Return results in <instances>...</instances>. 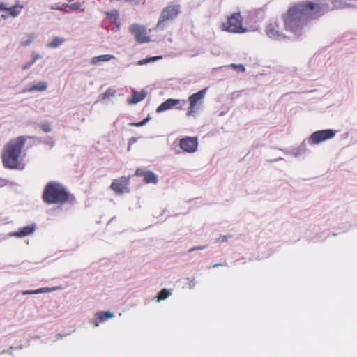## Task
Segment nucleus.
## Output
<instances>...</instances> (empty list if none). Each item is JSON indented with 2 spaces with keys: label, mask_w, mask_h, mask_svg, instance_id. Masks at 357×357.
Returning <instances> with one entry per match:
<instances>
[{
  "label": "nucleus",
  "mask_w": 357,
  "mask_h": 357,
  "mask_svg": "<svg viewBox=\"0 0 357 357\" xmlns=\"http://www.w3.org/2000/svg\"><path fill=\"white\" fill-rule=\"evenodd\" d=\"M206 248V246H197V247H194L191 249L189 250V252H193L195 250H203V249H205Z\"/></svg>",
  "instance_id": "72a5a7b5"
},
{
  "label": "nucleus",
  "mask_w": 357,
  "mask_h": 357,
  "mask_svg": "<svg viewBox=\"0 0 357 357\" xmlns=\"http://www.w3.org/2000/svg\"><path fill=\"white\" fill-rule=\"evenodd\" d=\"M130 31L138 43H143L150 41L149 37L146 36V29L144 26L134 24L130 26Z\"/></svg>",
  "instance_id": "6e6552de"
},
{
  "label": "nucleus",
  "mask_w": 357,
  "mask_h": 357,
  "mask_svg": "<svg viewBox=\"0 0 357 357\" xmlns=\"http://www.w3.org/2000/svg\"><path fill=\"white\" fill-rule=\"evenodd\" d=\"M179 146L186 153H192L196 151L198 146L197 137H185L180 139Z\"/></svg>",
  "instance_id": "1a4fd4ad"
},
{
  "label": "nucleus",
  "mask_w": 357,
  "mask_h": 357,
  "mask_svg": "<svg viewBox=\"0 0 357 357\" xmlns=\"http://www.w3.org/2000/svg\"><path fill=\"white\" fill-rule=\"evenodd\" d=\"M266 33L271 38L279 40L283 38V35L272 24L267 26Z\"/></svg>",
  "instance_id": "2eb2a0df"
},
{
  "label": "nucleus",
  "mask_w": 357,
  "mask_h": 357,
  "mask_svg": "<svg viewBox=\"0 0 357 357\" xmlns=\"http://www.w3.org/2000/svg\"><path fill=\"white\" fill-rule=\"evenodd\" d=\"M146 94L144 90H142L141 91L132 90V96L127 99V102L129 105L137 104L146 98Z\"/></svg>",
  "instance_id": "ddd939ff"
},
{
  "label": "nucleus",
  "mask_w": 357,
  "mask_h": 357,
  "mask_svg": "<svg viewBox=\"0 0 357 357\" xmlns=\"http://www.w3.org/2000/svg\"><path fill=\"white\" fill-rule=\"evenodd\" d=\"M59 289H60V287H54L52 288L43 287V288H40V289H38L36 290L25 291L23 292V294H24V295H26V294H40V293H46V292L53 291H56Z\"/></svg>",
  "instance_id": "f3484780"
},
{
  "label": "nucleus",
  "mask_w": 357,
  "mask_h": 357,
  "mask_svg": "<svg viewBox=\"0 0 357 357\" xmlns=\"http://www.w3.org/2000/svg\"><path fill=\"white\" fill-rule=\"evenodd\" d=\"M222 30L231 33H244L245 29L242 26V17L240 13H234L222 24Z\"/></svg>",
  "instance_id": "39448f33"
},
{
  "label": "nucleus",
  "mask_w": 357,
  "mask_h": 357,
  "mask_svg": "<svg viewBox=\"0 0 357 357\" xmlns=\"http://www.w3.org/2000/svg\"><path fill=\"white\" fill-rule=\"evenodd\" d=\"M130 176H122L119 178L113 180L109 188L116 195L128 193L130 192Z\"/></svg>",
  "instance_id": "423d86ee"
},
{
  "label": "nucleus",
  "mask_w": 357,
  "mask_h": 357,
  "mask_svg": "<svg viewBox=\"0 0 357 357\" xmlns=\"http://www.w3.org/2000/svg\"><path fill=\"white\" fill-rule=\"evenodd\" d=\"M46 89H47V83L40 82H38V83L33 85L29 89L25 90L24 91H45Z\"/></svg>",
  "instance_id": "aec40b11"
},
{
  "label": "nucleus",
  "mask_w": 357,
  "mask_h": 357,
  "mask_svg": "<svg viewBox=\"0 0 357 357\" xmlns=\"http://www.w3.org/2000/svg\"><path fill=\"white\" fill-rule=\"evenodd\" d=\"M229 67H232V68H234V67H244V66L243 64H235V63H232L229 66Z\"/></svg>",
  "instance_id": "c9c22d12"
},
{
  "label": "nucleus",
  "mask_w": 357,
  "mask_h": 357,
  "mask_svg": "<svg viewBox=\"0 0 357 357\" xmlns=\"http://www.w3.org/2000/svg\"><path fill=\"white\" fill-rule=\"evenodd\" d=\"M179 11L180 7L178 5H171L165 8L161 12L155 29L160 31L165 29L169 24L170 22L176 18Z\"/></svg>",
  "instance_id": "20e7f679"
},
{
  "label": "nucleus",
  "mask_w": 357,
  "mask_h": 357,
  "mask_svg": "<svg viewBox=\"0 0 357 357\" xmlns=\"http://www.w3.org/2000/svg\"><path fill=\"white\" fill-rule=\"evenodd\" d=\"M1 17H3V18L6 19L7 17H6V15H1Z\"/></svg>",
  "instance_id": "a19ab883"
},
{
  "label": "nucleus",
  "mask_w": 357,
  "mask_h": 357,
  "mask_svg": "<svg viewBox=\"0 0 357 357\" xmlns=\"http://www.w3.org/2000/svg\"><path fill=\"white\" fill-rule=\"evenodd\" d=\"M40 128L44 132H50L52 130V127L49 123H41Z\"/></svg>",
  "instance_id": "cd10ccee"
},
{
  "label": "nucleus",
  "mask_w": 357,
  "mask_h": 357,
  "mask_svg": "<svg viewBox=\"0 0 357 357\" xmlns=\"http://www.w3.org/2000/svg\"><path fill=\"white\" fill-rule=\"evenodd\" d=\"M207 89L208 88H205L189 96L188 100L190 102V107L187 112V115L188 116H192L194 114L196 109L199 107V104L201 103L204 99Z\"/></svg>",
  "instance_id": "0eeeda50"
},
{
  "label": "nucleus",
  "mask_w": 357,
  "mask_h": 357,
  "mask_svg": "<svg viewBox=\"0 0 357 357\" xmlns=\"http://www.w3.org/2000/svg\"><path fill=\"white\" fill-rule=\"evenodd\" d=\"M149 119H150V117L147 116L142 121L137 122V123H132L130 125L135 126V127H140V126L145 125L149 121Z\"/></svg>",
  "instance_id": "c85d7f7f"
},
{
  "label": "nucleus",
  "mask_w": 357,
  "mask_h": 357,
  "mask_svg": "<svg viewBox=\"0 0 357 357\" xmlns=\"http://www.w3.org/2000/svg\"><path fill=\"white\" fill-rule=\"evenodd\" d=\"M35 225H29L22 228H20L18 231H15L12 234L13 236H15L17 238H22L30 234H32L35 231Z\"/></svg>",
  "instance_id": "4468645a"
},
{
  "label": "nucleus",
  "mask_w": 357,
  "mask_h": 357,
  "mask_svg": "<svg viewBox=\"0 0 357 357\" xmlns=\"http://www.w3.org/2000/svg\"><path fill=\"white\" fill-rule=\"evenodd\" d=\"M326 11L324 5L310 2L298 3L289 8L283 15L286 29L296 33L307 23L309 18H315Z\"/></svg>",
  "instance_id": "f257e3e1"
},
{
  "label": "nucleus",
  "mask_w": 357,
  "mask_h": 357,
  "mask_svg": "<svg viewBox=\"0 0 357 357\" xmlns=\"http://www.w3.org/2000/svg\"><path fill=\"white\" fill-rule=\"evenodd\" d=\"M170 292L167 289H163L158 294V301L165 300L168 298Z\"/></svg>",
  "instance_id": "b1692460"
},
{
  "label": "nucleus",
  "mask_w": 357,
  "mask_h": 357,
  "mask_svg": "<svg viewBox=\"0 0 357 357\" xmlns=\"http://www.w3.org/2000/svg\"><path fill=\"white\" fill-rule=\"evenodd\" d=\"M113 58H114L113 55H109V54H105V55L95 56L91 59V64L94 65V66L99 65V62L108 61Z\"/></svg>",
  "instance_id": "a211bd4d"
},
{
  "label": "nucleus",
  "mask_w": 357,
  "mask_h": 357,
  "mask_svg": "<svg viewBox=\"0 0 357 357\" xmlns=\"http://www.w3.org/2000/svg\"><path fill=\"white\" fill-rule=\"evenodd\" d=\"M177 109H182V107H177Z\"/></svg>",
  "instance_id": "79ce46f5"
},
{
  "label": "nucleus",
  "mask_w": 357,
  "mask_h": 357,
  "mask_svg": "<svg viewBox=\"0 0 357 357\" xmlns=\"http://www.w3.org/2000/svg\"><path fill=\"white\" fill-rule=\"evenodd\" d=\"M114 314L109 311L98 312L96 314V317L100 321L103 322L107 319L113 318Z\"/></svg>",
  "instance_id": "6ab92c4d"
},
{
  "label": "nucleus",
  "mask_w": 357,
  "mask_h": 357,
  "mask_svg": "<svg viewBox=\"0 0 357 357\" xmlns=\"http://www.w3.org/2000/svg\"><path fill=\"white\" fill-rule=\"evenodd\" d=\"M8 8L6 7V4L3 3H0V10H7Z\"/></svg>",
  "instance_id": "f704fd0d"
},
{
  "label": "nucleus",
  "mask_w": 357,
  "mask_h": 357,
  "mask_svg": "<svg viewBox=\"0 0 357 357\" xmlns=\"http://www.w3.org/2000/svg\"><path fill=\"white\" fill-rule=\"evenodd\" d=\"M92 323L94 326H98L99 325V323L97 321H93Z\"/></svg>",
  "instance_id": "4c0bfd02"
},
{
  "label": "nucleus",
  "mask_w": 357,
  "mask_h": 357,
  "mask_svg": "<svg viewBox=\"0 0 357 357\" xmlns=\"http://www.w3.org/2000/svg\"><path fill=\"white\" fill-rule=\"evenodd\" d=\"M161 59H162L161 56H151V57L139 60L136 64L139 65V66L146 65V64L149 63L151 61H157V60H159Z\"/></svg>",
  "instance_id": "5701e85b"
},
{
  "label": "nucleus",
  "mask_w": 357,
  "mask_h": 357,
  "mask_svg": "<svg viewBox=\"0 0 357 357\" xmlns=\"http://www.w3.org/2000/svg\"><path fill=\"white\" fill-rule=\"evenodd\" d=\"M42 57L43 56L40 54H34L32 61L28 63V66H31L32 64H33V63L36 60H37L38 59H42Z\"/></svg>",
  "instance_id": "c756f323"
},
{
  "label": "nucleus",
  "mask_w": 357,
  "mask_h": 357,
  "mask_svg": "<svg viewBox=\"0 0 357 357\" xmlns=\"http://www.w3.org/2000/svg\"><path fill=\"white\" fill-rule=\"evenodd\" d=\"M332 4L334 8L336 9H342L347 7H350L351 5L349 3H347L343 0H333Z\"/></svg>",
  "instance_id": "4be33fe9"
},
{
  "label": "nucleus",
  "mask_w": 357,
  "mask_h": 357,
  "mask_svg": "<svg viewBox=\"0 0 357 357\" xmlns=\"http://www.w3.org/2000/svg\"><path fill=\"white\" fill-rule=\"evenodd\" d=\"M181 100L179 99L169 98L158 107L156 109V112L160 113L171 109L177 107L181 103Z\"/></svg>",
  "instance_id": "f8f14e48"
},
{
  "label": "nucleus",
  "mask_w": 357,
  "mask_h": 357,
  "mask_svg": "<svg viewBox=\"0 0 357 357\" xmlns=\"http://www.w3.org/2000/svg\"><path fill=\"white\" fill-rule=\"evenodd\" d=\"M116 91L113 89H108L102 94V100H107L110 98L111 97H114L115 96Z\"/></svg>",
  "instance_id": "393cba45"
},
{
  "label": "nucleus",
  "mask_w": 357,
  "mask_h": 357,
  "mask_svg": "<svg viewBox=\"0 0 357 357\" xmlns=\"http://www.w3.org/2000/svg\"><path fill=\"white\" fill-rule=\"evenodd\" d=\"M66 6V4H63V6H51V8L52 9H55V10H61V11H64V12H68L65 8L64 7Z\"/></svg>",
  "instance_id": "7c9ffc66"
},
{
  "label": "nucleus",
  "mask_w": 357,
  "mask_h": 357,
  "mask_svg": "<svg viewBox=\"0 0 357 357\" xmlns=\"http://www.w3.org/2000/svg\"><path fill=\"white\" fill-rule=\"evenodd\" d=\"M66 7H68L73 10H81L83 11L84 10L82 8V5L79 3H74L71 4H66Z\"/></svg>",
  "instance_id": "a878e982"
},
{
  "label": "nucleus",
  "mask_w": 357,
  "mask_h": 357,
  "mask_svg": "<svg viewBox=\"0 0 357 357\" xmlns=\"http://www.w3.org/2000/svg\"><path fill=\"white\" fill-rule=\"evenodd\" d=\"M65 42V39L59 36H54L52 40L46 45L48 48H57L62 45Z\"/></svg>",
  "instance_id": "dca6fc26"
},
{
  "label": "nucleus",
  "mask_w": 357,
  "mask_h": 357,
  "mask_svg": "<svg viewBox=\"0 0 357 357\" xmlns=\"http://www.w3.org/2000/svg\"><path fill=\"white\" fill-rule=\"evenodd\" d=\"M137 141V139L136 138H132L130 139V142H135Z\"/></svg>",
  "instance_id": "58836bf2"
},
{
  "label": "nucleus",
  "mask_w": 357,
  "mask_h": 357,
  "mask_svg": "<svg viewBox=\"0 0 357 357\" xmlns=\"http://www.w3.org/2000/svg\"><path fill=\"white\" fill-rule=\"evenodd\" d=\"M26 142V137L20 136L10 140L5 145L2 151L1 158L6 169H24V165L21 161V155Z\"/></svg>",
  "instance_id": "f03ea898"
},
{
  "label": "nucleus",
  "mask_w": 357,
  "mask_h": 357,
  "mask_svg": "<svg viewBox=\"0 0 357 357\" xmlns=\"http://www.w3.org/2000/svg\"><path fill=\"white\" fill-rule=\"evenodd\" d=\"M108 16H109L111 18H113L114 20L117 19L118 16H117V12L116 11H114V12H110V13H107Z\"/></svg>",
  "instance_id": "2f4dec72"
},
{
  "label": "nucleus",
  "mask_w": 357,
  "mask_h": 357,
  "mask_svg": "<svg viewBox=\"0 0 357 357\" xmlns=\"http://www.w3.org/2000/svg\"><path fill=\"white\" fill-rule=\"evenodd\" d=\"M43 200L47 204L63 205L66 203H73L75 198L70 194L61 183L51 181L45 185L43 195Z\"/></svg>",
  "instance_id": "7ed1b4c3"
},
{
  "label": "nucleus",
  "mask_w": 357,
  "mask_h": 357,
  "mask_svg": "<svg viewBox=\"0 0 357 357\" xmlns=\"http://www.w3.org/2000/svg\"><path fill=\"white\" fill-rule=\"evenodd\" d=\"M231 236H221L218 238V241L220 242H225L227 241L229 238H230Z\"/></svg>",
  "instance_id": "473e14b6"
},
{
  "label": "nucleus",
  "mask_w": 357,
  "mask_h": 357,
  "mask_svg": "<svg viewBox=\"0 0 357 357\" xmlns=\"http://www.w3.org/2000/svg\"><path fill=\"white\" fill-rule=\"evenodd\" d=\"M225 264H215L214 265L212 266L213 268H216V267H219V266H225Z\"/></svg>",
  "instance_id": "e433bc0d"
},
{
  "label": "nucleus",
  "mask_w": 357,
  "mask_h": 357,
  "mask_svg": "<svg viewBox=\"0 0 357 357\" xmlns=\"http://www.w3.org/2000/svg\"><path fill=\"white\" fill-rule=\"evenodd\" d=\"M333 130H322L313 132L310 136V140L313 144H319L323 141L332 139L335 136Z\"/></svg>",
  "instance_id": "9d476101"
},
{
  "label": "nucleus",
  "mask_w": 357,
  "mask_h": 357,
  "mask_svg": "<svg viewBox=\"0 0 357 357\" xmlns=\"http://www.w3.org/2000/svg\"><path fill=\"white\" fill-rule=\"evenodd\" d=\"M135 175L137 176H143V181L145 183L155 184L158 181V176L151 171L144 170L141 168L136 169Z\"/></svg>",
  "instance_id": "9b49d317"
},
{
  "label": "nucleus",
  "mask_w": 357,
  "mask_h": 357,
  "mask_svg": "<svg viewBox=\"0 0 357 357\" xmlns=\"http://www.w3.org/2000/svg\"><path fill=\"white\" fill-rule=\"evenodd\" d=\"M22 8V6L16 4L10 8H8L7 11L13 17H15L20 14Z\"/></svg>",
  "instance_id": "412c9836"
},
{
  "label": "nucleus",
  "mask_w": 357,
  "mask_h": 357,
  "mask_svg": "<svg viewBox=\"0 0 357 357\" xmlns=\"http://www.w3.org/2000/svg\"><path fill=\"white\" fill-rule=\"evenodd\" d=\"M35 38L36 37L33 34H30L29 35L27 39L22 40L21 43L23 46H28L33 42Z\"/></svg>",
  "instance_id": "bb28decb"
},
{
  "label": "nucleus",
  "mask_w": 357,
  "mask_h": 357,
  "mask_svg": "<svg viewBox=\"0 0 357 357\" xmlns=\"http://www.w3.org/2000/svg\"><path fill=\"white\" fill-rule=\"evenodd\" d=\"M238 70H241V71H243V72H244V71H245V68H238Z\"/></svg>",
  "instance_id": "ea45409f"
}]
</instances>
